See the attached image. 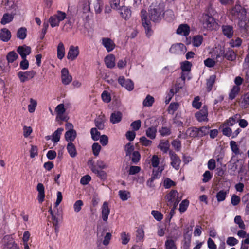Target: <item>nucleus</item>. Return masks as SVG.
<instances>
[{"mask_svg": "<svg viewBox=\"0 0 249 249\" xmlns=\"http://www.w3.org/2000/svg\"><path fill=\"white\" fill-rule=\"evenodd\" d=\"M165 13V4L162 0H155L149 6L148 17L154 22H160Z\"/></svg>", "mask_w": 249, "mask_h": 249, "instance_id": "f257e3e1", "label": "nucleus"}, {"mask_svg": "<svg viewBox=\"0 0 249 249\" xmlns=\"http://www.w3.org/2000/svg\"><path fill=\"white\" fill-rule=\"evenodd\" d=\"M66 18V14L62 11H58L57 13L51 16L49 22L52 27L58 26L59 22Z\"/></svg>", "mask_w": 249, "mask_h": 249, "instance_id": "f03ea898", "label": "nucleus"}, {"mask_svg": "<svg viewBox=\"0 0 249 249\" xmlns=\"http://www.w3.org/2000/svg\"><path fill=\"white\" fill-rule=\"evenodd\" d=\"M200 21L203 27L209 30H212L215 23L214 18L208 14L205 13L203 14Z\"/></svg>", "mask_w": 249, "mask_h": 249, "instance_id": "7ed1b4c3", "label": "nucleus"}, {"mask_svg": "<svg viewBox=\"0 0 249 249\" xmlns=\"http://www.w3.org/2000/svg\"><path fill=\"white\" fill-rule=\"evenodd\" d=\"M247 10L239 5H236L231 11L233 20L246 18Z\"/></svg>", "mask_w": 249, "mask_h": 249, "instance_id": "20e7f679", "label": "nucleus"}, {"mask_svg": "<svg viewBox=\"0 0 249 249\" xmlns=\"http://www.w3.org/2000/svg\"><path fill=\"white\" fill-rule=\"evenodd\" d=\"M221 57H225L229 61H233L236 58V54L231 48H228L225 52L223 49H220L216 58L218 59Z\"/></svg>", "mask_w": 249, "mask_h": 249, "instance_id": "39448f33", "label": "nucleus"}, {"mask_svg": "<svg viewBox=\"0 0 249 249\" xmlns=\"http://www.w3.org/2000/svg\"><path fill=\"white\" fill-rule=\"evenodd\" d=\"M141 15L142 24L145 29V33L147 36H150L152 34V30L151 29V22L147 19L146 11L144 9L142 10Z\"/></svg>", "mask_w": 249, "mask_h": 249, "instance_id": "423d86ee", "label": "nucleus"}, {"mask_svg": "<svg viewBox=\"0 0 249 249\" xmlns=\"http://www.w3.org/2000/svg\"><path fill=\"white\" fill-rule=\"evenodd\" d=\"M178 194L176 190H171L166 196V199L168 204L177 206L179 202L181 200V198L178 197Z\"/></svg>", "mask_w": 249, "mask_h": 249, "instance_id": "0eeeda50", "label": "nucleus"}, {"mask_svg": "<svg viewBox=\"0 0 249 249\" xmlns=\"http://www.w3.org/2000/svg\"><path fill=\"white\" fill-rule=\"evenodd\" d=\"M4 249H19L14 239L10 236H5L2 240Z\"/></svg>", "mask_w": 249, "mask_h": 249, "instance_id": "6e6552de", "label": "nucleus"}, {"mask_svg": "<svg viewBox=\"0 0 249 249\" xmlns=\"http://www.w3.org/2000/svg\"><path fill=\"white\" fill-rule=\"evenodd\" d=\"M35 74L36 72L34 71H31L25 72L20 71L18 73V76L20 82L23 83L32 79Z\"/></svg>", "mask_w": 249, "mask_h": 249, "instance_id": "1a4fd4ad", "label": "nucleus"}, {"mask_svg": "<svg viewBox=\"0 0 249 249\" xmlns=\"http://www.w3.org/2000/svg\"><path fill=\"white\" fill-rule=\"evenodd\" d=\"M118 82L128 90L131 91L134 89V83L130 79H125L124 77L120 76L118 78Z\"/></svg>", "mask_w": 249, "mask_h": 249, "instance_id": "9d476101", "label": "nucleus"}, {"mask_svg": "<svg viewBox=\"0 0 249 249\" xmlns=\"http://www.w3.org/2000/svg\"><path fill=\"white\" fill-rule=\"evenodd\" d=\"M79 53V47L78 46H74L71 45L69 47V51L67 54V58L70 60H75L78 56Z\"/></svg>", "mask_w": 249, "mask_h": 249, "instance_id": "9b49d317", "label": "nucleus"}, {"mask_svg": "<svg viewBox=\"0 0 249 249\" xmlns=\"http://www.w3.org/2000/svg\"><path fill=\"white\" fill-rule=\"evenodd\" d=\"M169 155L171 160V165L176 170L179 168L181 160L173 152L170 151Z\"/></svg>", "mask_w": 249, "mask_h": 249, "instance_id": "f8f14e48", "label": "nucleus"}, {"mask_svg": "<svg viewBox=\"0 0 249 249\" xmlns=\"http://www.w3.org/2000/svg\"><path fill=\"white\" fill-rule=\"evenodd\" d=\"M101 209V217L104 221L106 222L108 220V215L110 212L108 202L107 201L104 202Z\"/></svg>", "mask_w": 249, "mask_h": 249, "instance_id": "ddd939ff", "label": "nucleus"}, {"mask_svg": "<svg viewBox=\"0 0 249 249\" xmlns=\"http://www.w3.org/2000/svg\"><path fill=\"white\" fill-rule=\"evenodd\" d=\"M17 52L22 58H26V56L30 54L31 49L30 47L23 45L18 47Z\"/></svg>", "mask_w": 249, "mask_h": 249, "instance_id": "4468645a", "label": "nucleus"}, {"mask_svg": "<svg viewBox=\"0 0 249 249\" xmlns=\"http://www.w3.org/2000/svg\"><path fill=\"white\" fill-rule=\"evenodd\" d=\"M102 44L108 52L112 51L115 47V44L110 38L104 37L102 39Z\"/></svg>", "mask_w": 249, "mask_h": 249, "instance_id": "2eb2a0df", "label": "nucleus"}, {"mask_svg": "<svg viewBox=\"0 0 249 249\" xmlns=\"http://www.w3.org/2000/svg\"><path fill=\"white\" fill-rule=\"evenodd\" d=\"M61 80L64 85H68L72 81V77L69 74V71L66 68H63L61 70Z\"/></svg>", "mask_w": 249, "mask_h": 249, "instance_id": "dca6fc26", "label": "nucleus"}, {"mask_svg": "<svg viewBox=\"0 0 249 249\" xmlns=\"http://www.w3.org/2000/svg\"><path fill=\"white\" fill-rule=\"evenodd\" d=\"M36 189L38 192L37 200L39 203H42L45 199V189L44 186L41 183H38Z\"/></svg>", "mask_w": 249, "mask_h": 249, "instance_id": "f3484780", "label": "nucleus"}, {"mask_svg": "<svg viewBox=\"0 0 249 249\" xmlns=\"http://www.w3.org/2000/svg\"><path fill=\"white\" fill-rule=\"evenodd\" d=\"M117 10H119V13L122 18L125 20L128 19L131 16V11L126 6H124L120 8L119 7Z\"/></svg>", "mask_w": 249, "mask_h": 249, "instance_id": "a211bd4d", "label": "nucleus"}, {"mask_svg": "<svg viewBox=\"0 0 249 249\" xmlns=\"http://www.w3.org/2000/svg\"><path fill=\"white\" fill-rule=\"evenodd\" d=\"M190 27L186 24H182L180 25L177 30V34L187 36L190 33Z\"/></svg>", "mask_w": 249, "mask_h": 249, "instance_id": "6ab92c4d", "label": "nucleus"}, {"mask_svg": "<svg viewBox=\"0 0 249 249\" xmlns=\"http://www.w3.org/2000/svg\"><path fill=\"white\" fill-rule=\"evenodd\" d=\"M122 116V113L120 111H114L110 115V121L113 124L118 123L121 121Z\"/></svg>", "mask_w": 249, "mask_h": 249, "instance_id": "aec40b11", "label": "nucleus"}, {"mask_svg": "<svg viewBox=\"0 0 249 249\" xmlns=\"http://www.w3.org/2000/svg\"><path fill=\"white\" fill-rule=\"evenodd\" d=\"M11 37V32L7 28H3L0 30V39L3 42H8Z\"/></svg>", "mask_w": 249, "mask_h": 249, "instance_id": "412c9836", "label": "nucleus"}, {"mask_svg": "<svg viewBox=\"0 0 249 249\" xmlns=\"http://www.w3.org/2000/svg\"><path fill=\"white\" fill-rule=\"evenodd\" d=\"M222 30L223 35L229 38H231L233 35V29L232 26L226 25L222 26Z\"/></svg>", "mask_w": 249, "mask_h": 249, "instance_id": "4be33fe9", "label": "nucleus"}, {"mask_svg": "<svg viewBox=\"0 0 249 249\" xmlns=\"http://www.w3.org/2000/svg\"><path fill=\"white\" fill-rule=\"evenodd\" d=\"M115 57L113 54H109L105 58V62L106 66L109 68H113L115 64Z\"/></svg>", "mask_w": 249, "mask_h": 249, "instance_id": "5701e85b", "label": "nucleus"}, {"mask_svg": "<svg viewBox=\"0 0 249 249\" xmlns=\"http://www.w3.org/2000/svg\"><path fill=\"white\" fill-rule=\"evenodd\" d=\"M64 131L62 127L58 128L52 135V142L54 144H56L60 139L61 135Z\"/></svg>", "mask_w": 249, "mask_h": 249, "instance_id": "b1692460", "label": "nucleus"}, {"mask_svg": "<svg viewBox=\"0 0 249 249\" xmlns=\"http://www.w3.org/2000/svg\"><path fill=\"white\" fill-rule=\"evenodd\" d=\"M57 121L62 120L67 121L69 119L68 113L66 110H56Z\"/></svg>", "mask_w": 249, "mask_h": 249, "instance_id": "393cba45", "label": "nucleus"}, {"mask_svg": "<svg viewBox=\"0 0 249 249\" xmlns=\"http://www.w3.org/2000/svg\"><path fill=\"white\" fill-rule=\"evenodd\" d=\"M240 118V116L238 114H236L232 117H230L223 124H226V125L228 126H232L238 122Z\"/></svg>", "mask_w": 249, "mask_h": 249, "instance_id": "a878e982", "label": "nucleus"}, {"mask_svg": "<svg viewBox=\"0 0 249 249\" xmlns=\"http://www.w3.org/2000/svg\"><path fill=\"white\" fill-rule=\"evenodd\" d=\"M79 6L84 13L89 12L90 10V0H80Z\"/></svg>", "mask_w": 249, "mask_h": 249, "instance_id": "bb28decb", "label": "nucleus"}, {"mask_svg": "<svg viewBox=\"0 0 249 249\" xmlns=\"http://www.w3.org/2000/svg\"><path fill=\"white\" fill-rule=\"evenodd\" d=\"M207 110H200L196 113V117L198 121L202 122L207 120Z\"/></svg>", "mask_w": 249, "mask_h": 249, "instance_id": "cd10ccee", "label": "nucleus"}, {"mask_svg": "<svg viewBox=\"0 0 249 249\" xmlns=\"http://www.w3.org/2000/svg\"><path fill=\"white\" fill-rule=\"evenodd\" d=\"M219 130L221 131L223 134L227 137L232 136V130L230 126L226 125V124H222L219 127Z\"/></svg>", "mask_w": 249, "mask_h": 249, "instance_id": "c85d7f7f", "label": "nucleus"}, {"mask_svg": "<svg viewBox=\"0 0 249 249\" xmlns=\"http://www.w3.org/2000/svg\"><path fill=\"white\" fill-rule=\"evenodd\" d=\"M130 240V234L125 231L122 232L120 233V241L121 243L125 245L127 244Z\"/></svg>", "mask_w": 249, "mask_h": 249, "instance_id": "c756f323", "label": "nucleus"}, {"mask_svg": "<svg viewBox=\"0 0 249 249\" xmlns=\"http://www.w3.org/2000/svg\"><path fill=\"white\" fill-rule=\"evenodd\" d=\"M105 118L104 116H99L95 120L96 126L100 130L104 128Z\"/></svg>", "mask_w": 249, "mask_h": 249, "instance_id": "7c9ffc66", "label": "nucleus"}, {"mask_svg": "<svg viewBox=\"0 0 249 249\" xmlns=\"http://www.w3.org/2000/svg\"><path fill=\"white\" fill-rule=\"evenodd\" d=\"M92 5L96 13H100L102 11L103 2L102 0H93Z\"/></svg>", "mask_w": 249, "mask_h": 249, "instance_id": "2f4dec72", "label": "nucleus"}, {"mask_svg": "<svg viewBox=\"0 0 249 249\" xmlns=\"http://www.w3.org/2000/svg\"><path fill=\"white\" fill-rule=\"evenodd\" d=\"M67 151L72 158L76 157L77 151L75 145L72 142H69L67 146Z\"/></svg>", "mask_w": 249, "mask_h": 249, "instance_id": "473e14b6", "label": "nucleus"}, {"mask_svg": "<svg viewBox=\"0 0 249 249\" xmlns=\"http://www.w3.org/2000/svg\"><path fill=\"white\" fill-rule=\"evenodd\" d=\"M76 137V131H66L65 134L66 140L69 142L73 141Z\"/></svg>", "mask_w": 249, "mask_h": 249, "instance_id": "72a5a7b5", "label": "nucleus"}, {"mask_svg": "<svg viewBox=\"0 0 249 249\" xmlns=\"http://www.w3.org/2000/svg\"><path fill=\"white\" fill-rule=\"evenodd\" d=\"M57 57L59 59H62L65 55V48L63 43L60 42L57 48Z\"/></svg>", "mask_w": 249, "mask_h": 249, "instance_id": "f704fd0d", "label": "nucleus"}, {"mask_svg": "<svg viewBox=\"0 0 249 249\" xmlns=\"http://www.w3.org/2000/svg\"><path fill=\"white\" fill-rule=\"evenodd\" d=\"M118 195L119 196L120 198L122 201H126L131 196L130 193L128 191L124 190L119 191Z\"/></svg>", "mask_w": 249, "mask_h": 249, "instance_id": "c9c22d12", "label": "nucleus"}, {"mask_svg": "<svg viewBox=\"0 0 249 249\" xmlns=\"http://www.w3.org/2000/svg\"><path fill=\"white\" fill-rule=\"evenodd\" d=\"M229 193V190H220L216 195V197L218 202L223 201Z\"/></svg>", "mask_w": 249, "mask_h": 249, "instance_id": "e433bc0d", "label": "nucleus"}, {"mask_svg": "<svg viewBox=\"0 0 249 249\" xmlns=\"http://www.w3.org/2000/svg\"><path fill=\"white\" fill-rule=\"evenodd\" d=\"M170 146L169 141L161 140L159 145V148L164 153H167Z\"/></svg>", "mask_w": 249, "mask_h": 249, "instance_id": "4c0bfd02", "label": "nucleus"}, {"mask_svg": "<svg viewBox=\"0 0 249 249\" xmlns=\"http://www.w3.org/2000/svg\"><path fill=\"white\" fill-rule=\"evenodd\" d=\"M13 18L14 17L12 14L8 13L4 14L1 20L0 23L2 25H5L12 21Z\"/></svg>", "mask_w": 249, "mask_h": 249, "instance_id": "58836bf2", "label": "nucleus"}, {"mask_svg": "<svg viewBox=\"0 0 249 249\" xmlns=\"http://www.w3.org/2000/svg\"><path fill=\"white\" fill-rule=\"evenodd\" d=\"M157 128L155 127H150L146 131V136L151 139H154L156 137Z\"/></svg>", "mask_w": 249, "mask_h": 249, "instance_id": "ea45409f", "label": "nucleus"}, {"mask_svg": "<svg viewBox=\"0 0 249 249\" xmlns=\"http://www.w3.org/2000/svg\"><path fill=\"white\" fill-rule=\"evenodd\" d=\"M27 36V29L25 27L20 28L17 31V36L20 39H24Z\"/></svg>", "mask_w": 249, "mask_h": 249, "instance_id": "a19ab883", "label": "nucleus"}, {"mask_svg": "<svg viewBox=\"0 0 249 249\" xmlns=\"http://www.w3.org/2000/svg\"><path fill=\"white\" fill-rule=\"evenodd\" d=\"M184 47V45L181 43L173 45L170 48V52L173 53H178L180 50Z\"/></svg>", "mask_w": 249, "mask_h": 249, "instance_id": "79ce46f5", "label": "nucleus"}, {"mask_svg": "<svg viewBox=\"0 0 249 249\" xmlns=\"http://www.w3.org/2000/svg\"><path fill=\"white\" fill-rule=\"evenodd\" d=\"M240 90V88L237 86H234L229 93V98L233 100L235 98Z\"/></svg>", "mask_w": 249, "mask_h": 249, "instance_id": "37998d69", "label": "nucleus"}, {"mask_svg": "<svg viewBox=\"0 0 249 249\" xmlns=\"http://www.w3.org/2000/svg\"><path fill=\"white\" fill-rule=\"evenodd\" d=\"M191 241V235H185L184 236V240L183 241V249H189Z\"/></svg>", "mask_w": 249, "mask_h": 249, "instance_id": "c03bdc74", "label": "nucleus"}, {"mask_svg": "<svg viewBox=\"0 0 249 249\" xmlns=\"http://www.w3.org/2000/svg\"><path fill=\"white\" fill-rule=\"evenodd\" d=\"M164 169V165H161L159 167H158L157 170H153L152 172V176L154 177L156 179L159 178L161 175L162 171Z\"/></svg>", "mask_w": 249, "mask_h": 249, "instance_id": "a18cd8bd", "label": "nucleus"}, {"mask_svg": "<svg viewBox=\"0 0 249 249\" xmlns=\"http://www.w3.org/2000/svg\"><path fill=\"white\" fill-rule=\"evenodd\" d=\"M186 134L191 137H198L197 128L193 127L187 130Z\"/></svg>", "mask_w": 249, "mask_h": 249, "instance_id": "49530a36", "label": "nucleus"}, {"mask_svg": "<svg viewBox=\"0 0 249 249\" xmlns=\"http://www.w3.org/2000/svg\"><path fill=\"white\" fill-rule=\"evenodd\" d=\"M154 102V98L152 96L148 95L144 100L143 105L144 107H150L152 105Z\"/></svg>", "mask_w": 249, "mask_h": 249, "instance_id": "de8ad7c7", "label": "nucleus"}, {"mask_svg": "<svg viewBox=\"0 0 249 249\" xmlns=\"http://www.w3.org/2000/svg\"><path fill=\"white\" fill-rule=\"evenodd\" d=\"M90 134L93 140L96 141L99 140L100 133L97 130L96 128H92L90 130Z\"/></svg>", "mask_w": 249, "mask_h": 249, "instance_id": "09e8293b", "label": "nucleus"}, {"mask_svg": "<svg viewBox=\"0 0 249 249\" xmlns=\"http://www.w3.org/2000/svg\"><path fill=\"white\" fill-rule=\"evenodd\" d=\"M203 41V37L201 36H196L193 38V45L195 47L200 46Z\"/></svg>", "mask_w": 249, "mask_h": 249, "instance_id": "8fccbe9b", "label": "nucleus"}, {"mask_svg": "<svg viewBox=\"0 0 249 249\" xmlns=\"http://www.w3.org/2000/svg\"><path fill=\"white\" fill-rule=\"evenodd\" d=\"M18 56L14 51L10 52L7 55V59L9 63H13L16 60Z\"/></svg>", "mask_w": 249, "mask_h": 249, "instance_id": "3c124183", "label": "nucleus"}, {"mask_svg": "<svg viewBox=\"0 0 249 249\" xmlns=\"http://www.w3.org/2000/svg\"><path fill=\"white\" fill-rule=\"evenodd\" d=\"M230 145L232 151L235 154L238 155L240 153L239 147L236 142L234 141H231L230 142Z\"/></svg>", "mask_w": 249, "mask_h": 249, "instance_id": "603ef678", "label": "nucleus"}, {"mask_svg": "<svg viewBox=\"0 0 249 249\" xmlns=\"http://www.w3.org/2000/svg\"><path fill=\"white\" fill-rule=\"evenodd\" d=\"M189 202L188 200H183L179 204V211L180 213H184L188 207Z\"/></svg>", "mask_w": 249, "mask_h": 249, "instance_id": "864d4df0", "label": "nucleus"}, {"mask_svg": "<svg viewBox=\"0 0 249 249\" xmlns=\"http://www.w3.org/2000/svg\"><path fill=\"white\" fill-rule=\"evenodd\" d=\"M191 66L192 64L190 62L188 61H185L184 62L182 63L181 65V69L183 72H189L191 70Z\"/></svg>", "mask_w": 249, "mask_h": 249, "instance_id": "5fc2aeb1", "label": "nucleus"}, {"mask_svg": "<svg viewBox=\"0 0 249 249\" xmlns=\"http://www.w3.org/2000/svg\"><path fill=\"white\" fill-rule=\"evenodd\" d=\"M93 172L96 174L100 178L105 179L107 178V175L106 172L102 170H99L97 168L93 170Z\"/></svg>", "mask_w": 249, "mask_h": 249, "instance_id": "6e6d98bb", "label": "nucleus"}, {"mask_svg": "<svg viewBox=\"0 0 249 249\" xmlns=\"http://www.w3.org/2000/svg\"><path fill=\"white\" fill-rule=\"evenodd\" d=\"M234 222L237 224L241 229H245V225L240 216H236L234 219Z\"/></svg>", "mask_w": 249, "mask_h": 249, "instance_id": "4d7b16f0", "label": "nucleus"}, {"mask_svg": "<svg viewBox=\"0 0 249 249\" xmlns=\"http://www.w3.org/2000/svg\"><path fill=\"white\" fill-rule=\"evenodd\" d=\"M166 249H177L175 242L172 239H168L165 243Z\"/></svg>", "mask_w": 249, "mask_h": 249, "instance_id": "13d9d810", "label": "nucleus"}, {"mask_svg": "<svg viewBox=\"0 0 249 249\" xmlns=\"http://www.w3.org/2000/svg\"><path fill=\"white\" fill-rule=\"evenodd\" d=\"M101 149V146L98 143H94L92 146L93 154L95 156L99 155Z\"/></svg>", "mask_w": 249, "mask_h": 249, "instance_id": "bf43d9fd", "label": "nucleus"}, {"mask_svg": "<svg viewBox=\"0 0 249 249\" xmlns=\"http://www.w3.org/2000/svg\"><path fill=\"white\" fill-rule=\"evenodd\" d=\"M175 185L176 183L169 178H166L163 181V186L166 189L174 186Z\"/></svg>", "mask_w": 249, "mask_h": 249, "instance_id": "052dcab7", "label": "nucleus"}, {"mask_svg": "<svg viewBox=\"0 0 249 249\" xmlns=\"http://www.w3.org/2000/svg\"><path fill=\"white\" fill-rule=\"evenodd\" d=\"M151 214L154 217V218L158 221H161L163 219V216L161 214V213L158 211H155V210L152 211Z\"/></svg>", "mask_w": 249, "mask_h": 249, "instance_id": "680f3d73", "label": "nucleus"}, {"mask_svg": "<svg viewBox=\"0 0 249 249\" xmlns=\"http://www.w3.org/2000/svg\"><path fill=\"white\" fill-rule=\"evenodd\" d=\"M216 76L215 75H211L207 80V85L209 91L212 89V87L215 82Z\"/></svg>", "mask_w": 249, "mask_h": 249, "instance_id": "e2e57ef3", "label": "nucleus"}, {"mask_svg": "<svg viewBox=\"0 0 249 249\" xmlns=\"http://www.w3.org/2000/svg\"><path fill=\"white\" fill-rule=\"evenodd\" d=\"M242 40L241 38L237 37L235 40L231 39L230 40L229 44L231 47H239L241 45Z\"/></svg>", "mask_w": 249, "mask_h": 249, "instance_id": "0e129e2a", "label": "nucleus"}, {"mask_svg": "<svg viewBox=\"0 0 249 249\" xmlns=\"http://www.w3.org/2000/svg\"><path fill=\"white\" fill-rule=\"evenodd\" d=\"M130 126L133 131H137L141 126V122L140 120H136L131 124Z\"/></svg>", "mask_w": 249, "mask_h": 249, "instance_id": "69168bd1", "label": "nucleus"}, {"mask_svg": "<svg viewBox=\"0 0 249 249\" xmlns=\"http://www.w3.org/2000/svg\"><path fill=\"white\" fill-rule=\"evenodd\" d=\"M111 238L112 234L111 233H106L103 240V244L105 246H107L109 244Z\"/></svg>", "mask_w": 249, "mask_h": 249, "instance_id": "338daca9", "label": "nucleus"}, {"mask_svg": "<svg viewBox=\"0 0 249 249\" xmlns=\"http://www.w3.org/2000/svg\"><path fill=\"white\" fill-rule=\"evenodd\" d=\"M83 205V203L82 200H77L73 205L74 211L76 213L79 212L81 210Z\"/></svg>", "mask_w": 249, "mask_h": 249, "instance_id": "774afa93", "label": "nucleus"}]
</instances>
